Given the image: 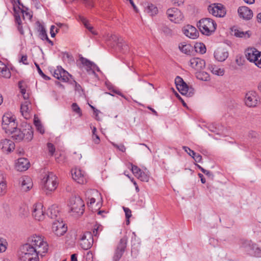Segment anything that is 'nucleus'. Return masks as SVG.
Segmentation results:
<instances>
[{
    "label": "nucleus",
    "instance_id": "1",
    "mask_svg": "<svg viewBox=\"0 0 261 261\" xmlns=\"http://www.w3.org/2000/svg\"><path fill=\"white\" fill-rule=\"evenodd\" d=\"M25 245L29 246L31 249L36 250L37 252L42 256L43 253L48 251V244L41 236L35 234L31 236L29 238L28 242Z\"/></svg>",
    "mask_w": 261,
    "mask_h": 261
},
{
    "label": "nucleus",
    "instance_id": "2",
    "mask_svg": "<svg viewBox=\"0 0 261 261\" xmlns=\"http://www.w3.org/2000/svg\"><path fill=\"white\" fill-rule=\"evenodd\" d=\"M197 27L201 33L206 36H210L213 33L217 28V23L212 19L204 18L199 20Z\"/></svg>",
    "mask_w": 261,
    "mask_h": 261
},
{
    "label": "nucleus",
    "instance_id": "3",
    "mask_svg": "<svg viewBox=\"0 0 261 261\" xmlns=\"http://www.w3.org/2000/svg\"><path fill=\"white\" fill-rule=\"evenodd\" d=\"M11 135L12 137L17 141L24 140L25 141L29 142L33 138V130L32 127L28 125L22 130L16 127Z\"/></svg>",
    "mask_w": 261,
    "mask_h": 261
},
{
    "label": "nucleus",
    "instance_id": "4",
    "mask_svg": "<svg viewBox=\"0 0 261 261\" xmlns=\"http://www.w3.org/2000/svg\"><path fill=\"white\" fill-rule=\"evenodd\" d=\"M36 250L30 248L25 244L20 248L19 253V258L20 261H39V255Z\"/></svg>",
    "mask_w": 261,
    "mask_h": 261
},
{
    "label": "nucleus",
    "instance_id": "5",
    "mask_svg": "<svg viewBox=\"0 0 261 261\" xmlns=\"http://www.w3.org/2000/svg\"><path fill=\"white\" fill-rule=\"evenodd\" d=\"M68 206L70 211L74 215L81 216L84 212L85 204L83 200L80 196H72L69 201Z\"/></svg>",
    "mask_w": 261,
    "mask_h": 261
},
{
    "label": "nucleus",
    "instance_id": "6",
    "mask_svg": "<svg viewBox=\"0 0 261 261\" xmlns=\"http://www.w3.org/2000/svg\"><path fill=\"white\" fill-rule=\"evenodd\" d=\"M42 184L46 193L54 191L57 188L58 184L57 177L53 172H47L42 179Z\"/></svg>",
    "mask_w": 261,
    "mask_h": 261
},
{
    "label": "nucleus",
    "instance_id": "7",
    "mask_svg": "<svg viewBox=\"0 0 261 261\" xmlns=\"http://www.w3.org/2000/svg\"><path fill=\"white\" fill-rule=\"evenodd\" d=\"M245 105L250 108L257 106L259 101V97L256 91H249L246 93L245 97Z\"/></svg>",
    "mask_w": 261,
    "mask_h": 261
},
{
    "label": "nucleus",
    "instance_id": "8",
    "mask_svg": "<svg viewBox=\"0 0 261 261\" xmlns=\"http://www.w3.org/2000/svg\"><path fill=\"white\" fill-rule=\"evenodd\" d=\"M208 11L213 15L223 17L226 14V10L223 5L220 4H213L208 7Z\"/></svg>",
    "mask_w": 261,
    "mask_h": 261
},
{
    "label": "nucleus",
    "instance_id": "9",
    "mask_svg": "<svg viewBox=\"0 0 261 261\" xmlns=\"http://www.w3.org/2000/svg\"><path fill=\"white\" fill-rule=\"evenodd\" d=\"M80 245L84 250L90 249L93 244V239L91 232L87 231L81 235L80 238Z\"/></svg>",
    "mask_w": 261,
    "mask_h": 261
},
{
    "label": "nucleus",
    "instance_id": "10",
    "mask_svg": "<svg viewBox=\"0 0 261 261\" xmlns=\"http://www.w3.org/2000/svg\"><path fill=\"white\" fill-rule=\"evenodd\" d=\"M72 177L79 184H84L87 182L86 175L81 169L75 168L71 170Z\"/></svg>",
    "mask_w": 261,
    "mask_h": 261
},
{
    "label": "nucleus",
    "instance_id": "11",
    "mask_svg": "<svg viewBox=\"0 0 261 261\" xmlns=\"http://www.w3.org/2000/svg\"><path fill=\"white\" fill-rule=\"evenodd\" d=\"M52 229L58 236H63L67 231V227L65 226L60 218L53 223Z\"/></svg>",
    "mask_w": 261,
    "mask_h": 261
},
{
    "label": "nucleus",
    "instance_id": "12",
    "mask_svg": "<svg viewBox=\"0 0 261 261\" xmlns=\"http://www.w3.org/2000/svg\"><path fill=\"white\" fill-rule=\"evenodd\" d=\"M53 75L55 78L64 82H68L69 80V77H72L71 74L61 67H57L54 72Z\"/></svg>",
    "mask_w": 261,
    "mask_h": 261
},
{
    "label": "nucleus",
    "instance_id": "13",
    "mask_svg": "<svg viewBox=\"0 0 261 261\" xmlns=\"http://www.w3.org/2000/svg\"><path fill=\"white\" fill-rule=\"evenodd\" d=\"M32 215L38 221H41L44 219L45 212L41 203H38L34 205Z\"/></svg>",
    "mask_w": 261,
    "mask_h": 261
},
{
    "label": "nucleus",
    "instance_id": "14",
    "mask_svg": "<svg viewBox=\"0 0 261 261\" xmlns=\"http://www.w3.org/2000/svg\"><path fill=\"white\" fill-rule=\"evenodd\" d=\"M189 63L190 66L196 71L202 70L205 66V61L199 58H192Z\"/></svg>",
    "mask_w": 261,
    "mask_h": 261
},
{
    "label": "nucleus",
    "instance_id": "15",
    "mask_svg": "<svg viewBox=\"0 0 261 261\" xmlns=\"http://www.w3.org/2000/svg\"><path fill=\"white\" fill-rule=\"evenodd\" d=\"M19 184L21 190L23 192L30 190L33 187L31 178L27 176H22L19 179Z\"/></svg>",
    "mask_w": 261,
    "mask_h": 261
},
{
    "label": "nucleus",
    "instance_id": "16",
    "mask_svg": "<svg viewBox=\"0 0 261 261\" xmlns=\"http://www.w3.org/2000/svg\"><path fill=\"white\" fill-rule=\"evenodd\" d=\"M184 34L189 38L195 39L199 36V32L193 26L187 25L182 29Z\"/></svg>",
    "mask_w": 261,
    "mask_h": 261
},
{
    "label": "nucleus",
    "instance_id": "17",
    "mask_svg": "<svg viewBox=\"0 0 261 261\" xmlns=\"http://www.w3.org/2000/svg\"><path fill=\"white\" fill-rule=\"evenodd\" d=\"M194 93V89L189 86L180 77V94L185 95L187 97H191Z\"/></svg>",
    "mask_w": 261,
    "mask_h": 261
},
{
    "label": "nucleus",
    "instance_id": "18",
    "mask_svg": "<svg viewBox=\"0 0 261 261\" xmlns=\"http://www.w3.org/2000/svg\"><path fill=\"white\" fill-rule=\"evenodd\" d=\"M0 147L3 152L9 153L14 149L15 144L12 140L5 139L2 140Z\"/></svg>",
    "mask_w": 261,
    "mask_h": 261
},
{
    "label": "nucleus",
    "instance_id": "19",
    "mask_svg": "<svg viewBox=\"0 0 261 261\" xmlns=\"http://www.w3.org/2000/svg\"><path fill=\"white\" fill-rule=\"evenodd\" d=\"M228 57V51L224 48L219 47L214 52V57L219 61H224Z\"/></svg>",
    "mask_w": 261,
    "mask_h": 261
},
{
    "label": "nucleus",
    "instance_id": "20",
    "mask_svg": "<svg viewBox=\"0 0 261 261\" xmlns=\"http://www.w3.org/2000/svg\"><path fill=\"white\" fill-rule=\"evenodd\" d=\"M31 103L29 100H25L21 105L20 112L23 117L28 119L31 117Z\"/></svg>",
    "mask_w": 261,
    "mask_h": 261
},
{
    "label": "nucleus",
    "instance_id": "21",
    "mask_svg": "<svg viewBox=\"0 0 261 261\" xmlns=\"http://www.w3.org/2000/svg\"><path fill=\"white\" fill-rule=\"evenodd\" d=\"M239 16L244 19L249 20L253 16L251 10L246 6L240 7L238 10Z\"/></svg>",
    "mask_w": 261,
    "mask_h": 261
},
{
    "label": "nucleus",
    "instance_id": "22",
    "mask_svg": "<svg viewBox=\"0 0 261 261\" xmlns=\"http://www.w3.org/2000/svg\"><path fill=\"white\" fill-rule=\"evenodd\" d=\"M30 166V163L27 159L19 158L15 163V168L17 171H23L27 170Z\"/></svg>",
    "mask_w": 261,
    "mask_h": 261
},
{
    "label": "nucleus",
    "instance_id": "23",
    "mask_svg": "<svg viewBox=\"0 0 261 261\" xmlns=\"http://www.w3.org/2000/svg\"><path fill=\"white\" fill-rule=\"evenodd\" d=\"M112 39L114 40V41H118L117 43V47L120 49V50L124 54L126 53L128 51L129 47L127 44L125 43L124 41H123L122 40L121 41H119V39L117 38V36L115 35H112L111 36Z\"/></svg>",
    "mask_w": 261,
    "mask_h": 261
},
{
    "label": "nucleus",
    "instance_id": "24",
    "mask_svg": "<svg viewBox=\"0 0 261 261\" xmlns=\"http://www.w3.org/2000/svg\"><path fill=\"white\" fill-rule=\"evenodd\" d=\"M47 214L51 219H56V220L59 219L60 218H58L60 216L59 207L56 205H52L49 208Z\"/></svg>",
    "mask_w": 261,
    "mask_h": 261
},
{
    "label": "nucleus",
    "instance_id": "25",
    "mask_svg": "<svg viewBox=\"0 0 261 261\" xmlns=\"http://www.w3.org/2000/svg\"><path fill=\"white\" fill-rule=\"evenodd\" d=\"M79 19L83 23L84 27L93 35H97V32L94 29L93 26L89 23V21L84 17L80 16Z\"/></svg>",
    "mask_w": 261,
    "mask_h": 261
},
{
    "label": "nucleus",
    "instance_id": "26",
    "mask_svg": "<svg viewBox=\"0 0 261 261\" xmlns=\"http://www.w3.org/2000/svg\"><path fill=\"white\" fill-rule=\"evenodd\" d=\"M0 75L7 79L11 77V72L9 68L1 61H0Z\"/></svg>",
    "mask_w": 261,
    "mask_h": 261
},
{
    "label": "nucleus",
    "instance_id": "27",
    "mask_svg": "<svg viewBox=\"0 0 261 261\" xmlns=\"http://www.w3.org/2000/svg\"><path fill=\"white\" fill-rule=\"evenodd\" d=\"M81 61L84 66H85L87 67V71H91L92 73H95V72L94 71V67L96 66V64H95L94 63L90 61L89 60H87V59L81 58Z\"/></svg>",
    "mask_w": 261,
    "mask_h": 261
},
{
    "label": "nucleus",
    "instance_id": "28",
    "mask_svg": "<svg viewBox=\"0 0 261 261\" xmlns=\"http://www.w3.org/2000/svg\"><path fill=\"white\" fill-rule=\"evenodd\" d=\"M15 122V119L9 114L4 115L2 119V128H7V125H9L11 123Z\"/></svg>",
    "mask_w": 261,
    "mask_h": 261
},
{
    "label": "nucleus",
    "instance_id": "29",
    "mask_svg": "<svg viewBox=\"0 0 261 261\" xmlns=\"http://www.w3.org/2000/svg\"><path fill=\"white\" fill-rule=\"evenodd\" d=\"M231 31L234 36L237 37L248 38L250 36L249 31L243 32L234 28L232 29Z\"/></svg>",
    "mask_w": 261,
    "mask_h": 261
},
{
    "label": "nucleus",
    "instance_id": "30",
    "mask_svg": "<svg viewBox=\"0 0 261 261\" xmlns=\"http://www.w3.org/2000/svg\"><path fill=\"white\" fill-rule=\"evenodd\" d=\"M145 11L150 16H153L157 14L158 9L157 7L152 4L147 3L145 8Z\"/></svg>",
    "mask_w": 261,
    "mask_h": 261
},
{
    "label": "nucleus",
    "instance_id": "31",
    "mask_svg": "<svg viewBox=\"0 0 261 261\" xmlns=\"http://www.w3.org/2000/svg\"><path fill=\"white\" fill-rule=\"evenodd\" d=\"M208 69L212 72V73L217 75H223L224 73V71L223 69L219 68L214 64H209L208 65Z\"/></svg>",
    "mask_w": 261,
    "mask_h": 261
},
{
    "label": "nucleus",
    "instance_id": "32",
    "mask_svg": "<svg viewBox=\"0 0 261 261\" xmlns=\"http://www.w3.org/2000/svg\"><path fill=\"white\" fill-rule=\"evenodd\" d=\"M195 76L197 79L203 81H207L210 79L209 74L206 72L202 71L201 70L196 71Z\"/></svg>",
    "mask_w": 261,
    "mask_h": 261
},
{
    "label": "nucleus",
    "instance_id": "33",
    "mask_svg": "<svg viewBox=\"0 0 261 261\" xmlns=\"http://www.w3.org/2000/svg\"><path fill=\"white\" fill-rule=\"evenodd\" d=\"M180 51L186 55H190L193 51V47L189 44L182 45Z\"/></svg>",
    "mask_w": 261,
    "mask_h": 261
},
{
    "label": "nucleus",
    "instance_id": "34",
    "mask_svg": "<svg viewBox=\"0 0 261 261\" xmlns=\"http://www.w3.org/2000/svg\"><path fill=\"white\" fill-rule=\"evenodd\" d=\"M127 237L126 236H124L120 239L116 249L125 251L127 245Z\"/></svg>",
    "mask_w": 261,
    "mask_h": 261
},
{
    "label": "nucleus",
    "instance_id": "35",
    "mask_svg": "<svg viewBox=\"0 0 261 261\" xmlns=\"http://www.w3.org/2000/svg\"><path fill=\"white\" fill-rule=\"evenodd\" d=\"M167 14L169 18L171 21H174L172 17H175L178 15V10L177 8H172L169 9L167 11Z\"/></svg>",
    "mask_w": 261,
    "mask_h": 261
},
{
    "label": "nucleus",
    "instance_id": "36",
    "mask_svg": "<svg viewBox=\"0 0 261 261\" xmlns=\"http://www.w3.org/2000/svg\"><path fill=\"white\" fill-rule=\"evenodd\" d=\"M38 31L39 32V37L42 40H44V38H47L46 31L43 25L39 24Z\"/></svg>",
    "mask_w": 261,
    "mask_h": 261
},
{
    "label": "nucleus",
    "instance_id": "37",
    "mask_svg": "<svg viewBox=\"0 0 261 261\" xmlns=\"http://www.w3.org/2000/svg\"><path fill=\"white\" fill-rule=\"evenodd\" d=\"M34 123L37 130L41 134H43L44 133V129L43 126H42L40 121L37 119L36 118H34Z\"/></svg>",
    "mask_w": 261,
    "mask_h": 261
},
{
    "label": "nucleus",
    "instance_id": "38",
    "mask_svg": "<svg viewBox=\"0 0 261 261\" xmlns=\"http://www.w3.org/2000/svg\"><path fill=\"white\" fill-rule=\"evenodd\" d=\"M196 51L203 54L206 52V49L205 45L202 43H196L195 45Z\"/></svg>",
    "mask_w": 261,
    "mask_h": 261
},
{
    "label": "nucleus",
    "instance_id": "39",
    "mask_svg": "<svg viewBox=\"0 0 261 261\" xmlns=\"http://www.w3.org/2000/svg\"><path fill=\"white\" fill-rule=\"evenodd\" d=\"M7 128H3L5 130L7 134H11L17 127V124L15 121L11 123L9 125H7Z\"/></svg>",
    "mask_w": 261,
    "mask_h": 261
},
{
    "label": "nucleus",
    "instance_id": "40",
    "mask_svg": "<svg viewBox=\"0 0 261 261\" xmlns=\"http://www.w3.org/2000/svg\"><path fill=\"white\" fill-rule=\"evenodd\" d=\"M258 54H259V52L257 50H250V51L248 52L246 55V57L248 60L254 62V57L255 56H258Z\"/></svg>",
    "mask_w": 261,
    "mask_h": 261
},
{
    "label": "nucleus",
    "instance_id": "41",
    "mask_svg": "<svg viewBox=\"0 0 261 261\" xmlns=\"http://www.w3.org/2000/svg\"><path fill=\"white\" fill-rule=\"evenodd\" d=\"M97 129L95 127L92 128V140L94 143L98 144L100 143V138L98 135L96 134Z\"/></svg>",
    "mask_w": 261,
    "mask_h": 261
},
{
    "label": "nucleus",
    "instance_id": "42",
    "mask_svg": "<svg viewBox=\"0 0 261 261\" xmlns=\"http://www.w3.org/2000/svg\"><path fill=\"white\" fill-rule=\"evenodd\" d=\"M124 252V251L116 249L113 256V260L119 261Z\"/></svg>",
    "mask_w": 261,
    "mask_h": 261
},
{
    "label": "nucleus",
    "instance_id": "43",
    "mask_svg": "<svg viewBox=\"0 0 261 261\" xmlns=\"http://www.w3.org/2000/svg\"><path fill=\"white\" fill-rule=\"evenodd\" d=\"M137 176L142 181L147 182L149 180V176L147 173L143 171H141Z\"/></svg>",
    "mask_w": 261,
    "mask_h": 261
},
{
    "label": "nucleus",
    "instance_id": "44",
    "mask_svg": "<svg viewBox=\"0 0 261 261\" xmlns=\"http://www.w3.org/2000/svg\"><path fill=\"white\" fill-rule=\"evenodd\" d=\"M251 249L254 250L253 252L254 256L258 257H261V249L257 247L255 244H252Z\"/></svg>",
    "mask_w": 261,
    "mask_h": 261
},
{
    "label": "nucleus",
    "instance_id": "45",
    "mask_svg": "<svg viewBox=\"0 0 261 261\" xmlns=\"http://www.w3.org/2000/svg\"><path fill=\"white\" fill-rule=\"evenodd\" d=\"M72 111L77 114L80 116L82 115V111L76 103H73L71 105Z\"/></svg>",
    "mask_w": 261,
    "mask_h": 261
},
{
    "label": "nucleus",
    "instance_id": "46",
    "mask_svg": "<svg viewBox=\"0 0 261 261\" xmlns=\"http://www.w3.org/2000/svg\"><path fill=\"white\" fill-rule=\"evenodd\" d=\"M35 65L37 68V71L39 73V74L45 80H49L50 79L49 76L46 75L43 72V71L41 69V68L39 67V65L36 63H35Z\"/></svg>",
    "mask_w": 261,
    "mask_h": 261
},
{
    "label": "nucleus",
    "instance_id": "47",
    "mask_svg": "<svg viewBox=\"0 0 261 261\" xmlns=\"http://www.w3.org/2000/svg\"><path fill=\"white\" fill-rule=\"evenodd\" d=\"M241 247L245 249H251L252 244H251V241L246 240L241 241Z\"/></svg>",
    "mask_w": 261,
    "mask_h": 261
},
{
    "label": "nucleus",
    "instance_id": "48",
    "mask_svg": "<svg viewBox=\"0 0 261 261\" xmlns=\"http://www.w3.org/2000/svg\"><path fill=\"white\" fill-rule=\"evenodd\" d=\"M7 244V243L5 239L0 238V252H3L6 251Z\"/></svg>",
    "mask_w": 261,
    "mask_h": 261
},
{
    "label": "nucleus",
    "instance_id": "49",
    "mask_svg": "<svg viewBox=\"0 0 261 261\" xmlns=\"http://www.w3.org/2000/svg\"><path fill=\"white\" fill-rule=\"evenodd\" d=\"M101 230L102 228L100 225H96L93 230V232L92 233V237H97L99 234V231H101Z\"/></svg>",
    "mask_w": 261,
    "mask_h": 261
},
{
    "label": "nucleus",
    "instance_id": "50",
    "mask_svg": "<svg viewBox=\"0 0 261 261\" xmlns=\"http://www.w3.org/2000/svg\"><path fill=\"white\" fill-rule=\"evenodd\" d=\"M123 208L125 212L126 218L127 219L126 223L128 225L129 223V219L132 216V212L129 208L123 207Z\"/></svg>",
    "mask_w": 261,
    "mask_h": 261
},
{
    "label": "nucleus",
    "instance_id": "51",
    "mask_svg": "<svg viewBox=\"0 0 261 261\" xmlns=\"http://www.w3.org/2000/svg\"><path fill=\"white\" fill-rule=\"evenodd\" d=\"M258 56H255L254 59V63L258 67L261 68V52L257 54Z\"/></svg>",
    "mask_w": 261,
    "mask_h": 261
},
{
    "label": "nucleus",
    "instance_id": "52",
    "mask_svg": "<svg viewBox=\"0 0 261 261\" xmlns=\"http://www.w3.org/2000/svg\"><path fill=\"white\" fill-rule=\"evenodd\" d=\"M18 85H19V88L20 89V91H21V93L22 94L24 99L25 100L28 99V98H29V95H28V94L26 93L25 89L22 88V86L21 85V82H19V84Z\"/></svg>",
    "mask_w": 261,
    "mask_h": 261
},
{
    "label": "nucleus",
    "instance_id": "53",
    "mask_svg": "<svg viewBox=\"0 0 261 261\" xmlns=\"http://www.w3.org/2000/svg\"><path fill=\"white\" fill-rule=\"evenodd\" d=\"M132 171L135 175L137 176L141 171V170L137 166L132 165Z\"/></svg>",
    "mask_w": 261,
    "mask_h": 261
},
{
    "label": "nucleus",
    "instance_id": "54",
    "mask_svg": "<svg viewBox=\"0 0 261 261\" xmlns=\"http://www.w3.org/2000/svg\"><path fill=\"white\" fill-rule=\"evenodd\" d=\"M112 144L114 147L119 149L120 151L123 152L125 151L126 148L123 144H120L118 145L115 143H113Z\"/></svg>",
    "mask_w": 261,
    "mask_h": 261
},
{
    "label": "nucleus",
    "instance_id": "55",
    "mask_svg": "<svg viewBox=\"0 0 261 261\" xmlns=\"http://www.w3.org/2000/svg\"><path fill=\"white\" fill-rule=\"evenodd\" d=\"M6 182L0 183V196L4 194L6 192Z\"/></svg>",
    "mask_w": 261,
    "mask_h": 261
},
{
    "label": "nucleus",
    "instance_id": "56",
    "mask_svg": "<svg viewBox=\"0 0 261 261\" xmlns=\"http://www.w3.org/2000/svg\"><path fill=\"white\" fill-rule=\"evenodd\" d=\"M47 147L49 153L51 155H53L55 151V147L54 145L52 143H48Z\"/></svg>",
    "mask_w": 261,
    "mask_h": 261
},
{
    "label": "nucleus",
    "instance_id": "57",
    "mask_svg": "<svg viewBox=\"0 0 261 261\" xmlns=\"http://www.w3.org/2000/svg\"><path fill=\"white\" fill-rule=\"evenodd\" d=\"M182 148L185 150V152H186L191 157H192L193 155H195V152L189 147L183 146Z\"/></svg>",
    "mask_w": 261,
    "mask_h": 261
},
{
    "label": "nucleus",
    "instance_id": "58",
    "mask_svg": "<svg viewBox=\"0 0 261 261\" xmlns=\"http://www.w3.org/2000/svg\"><path fill=\"white\" fill-rule=\"evenodd\" d=\"M192 158L195 160L196 162H200L202 160V156L199 154H196L195 152V155L192 156Z\"/></svg>",
    "mask_w": 261,
    "mask_h": 261
},
{
    "label": "nucleus",
    "instance_id": "59",
    "mask_svg": "<svg viewBox=\"0 0 261 261\" xmlns=\"http://www.w3.org/2000/svg\"><path fill=\"white\" fill-rule=\"evenodd\" d=\"M28 57L27 55H23L21 57L20 62L24 65H28L29 63L27 62Z\"/></svg>",
    "mask_w": 261,
    "mask_h": 261
},
{
    "label": "nucleus",
    "instance_id": "60",
    "mask_svg": "<svg viewBox=\"0 0 261 261\" xmlns=\"http://www.w3.org/2000/svg\"><path fill=\"white\" fill-rule=\"evenodd\" d=\"M107 94H109L112 96H114V94H117L119 95H121V93L117 90L112 89L111 90V93H106Z\"/></svg>",
    "mask_w": 261,
    "mask_h": 261
},
{
    "label": "nucleus",
    "instance_id": "61",
    "mask_svg": "<svg viewBox=\"0 0 261 261\" xmlns=\"http://www.w3.org/2000/svg\"><path fill=\"white\" fill-rule=\"evenodd\" d=\"M73 83L75 84V90L78 92H80L82 90V87L80 84L76 83L74 80L73 81Z\"/></svg>",
    "mask_w": 261,
    "mask_h": 261
},
{
    "label": "nucleus",
    "instance_id": "62",
    "mask_svg": "<svg viewBox=\"0 0 261 261\" xmlns=\"http://www.w3.org/2000/svg\"><path fill=\"white\" fill-rule=\"evenodd\" d=\"M175 84L177 90L179 91V76H177L175 79Z\"/></svg>",
    "mask_w": 261,
    "mask_h": 261
},
{
    "label": "nucleus",
    "instance_id": "63",
    "mask_svg": "<svg viewBox=\"0 0 261 261\" xmlns=\"http://www.w3.org/2000/svg\"><path fill=\"white\" fill-rule=\"evenodd\" d=\"M15 22L17 24H20V23H21V18L19 15L16 14L15 15Z\"/></svg>",
    "mask_w": 261,
    "mask_h": 261
},
{
    "label": "nucleus",
    "instance_id": "64",
    "mask_svg": "<svg viewBox=\"0 0 261 261\" xmlns=\"http://www.w3.org/2000/svg\"><path fill=\"white\" fill-rule=\"evenodd\" d=\"M55 28L54 25H51L50 29V34L51 37H55L56 34V32L54 31Z\"/></svg>",
    "mask_w": 261,
    "mask_h": 261
}]
</instances>
